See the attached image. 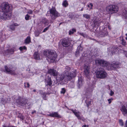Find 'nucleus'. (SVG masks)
Segmentation results:
<instances>
[{"mask_svg": "<svg viewBox=\"0 0 127 127\" xmlns=\"http://www.w3.org/2000/svg\"><path fill=\"white\" fill-rule=\"evenodd\" d=\"M62 5L63 6L65 7H67L68 5L67 1L66 0H65L63 2Z\"/></svg>", "mask_w": 127, "mask_h": 127, "instance_id": "27", "label": "nucleus"}, {"mask_svg": "<svg viewBox=\"0 0 127 127\" xmlns=\"http://www.w3.org/2000/svg\"><path fill=\"white\" fill-rule=\"evenodd\" d=\"M96 73V77L98 78L104 79L107 76V74L103 69L97 71Z\"/></svg>", "mask_w": 127, "mask_h": 127, "instance_id": "6", "label": "nucleus"}, {"mask_svg": "<svg viewBox=\"0 0 127 127\" xmlns=\"http://www.w3.org/2000/svg\"><path fill=\"white\" fill-rule=\"evenodd\" d=\"M115 53V51H112V54H114Z\"/></svg>", "mask_w": 127, "mask_h": 127, "instance_id": "51", "label": "nucleus"}, {"mask_svg": "<svg viewBox=\"0 0 127 127\" xmlns=\"http://www.w3.org/2000/svg\"><path fill=\"white\" fill-rule=\"evenodd\" d=\"M96 64H98L103 66H107L108 63L106 61L101 59L96 60L95 61Z\"/></svg>", "mask_w": 127, "mask_h": 127, "instance_id": "9", "label": "nucleus"}, {"mask_svg": "<svg viewBox=\"0 0 127 127\" xmlns=\"http://www.w3.org/2000/svg\"><path fill=\"white\" fill-rule=\"evenodd\" d=\"M62 44L64 47H67L69 46L68 40V39L64 38L62 40Z\"/></svg>", "mask_w": 127, "mask_h": 127, "instance_id": "12", "label": "nucleus"}, {"mask_svg": "<svg viewBox=\"0 0 127 127\" xmlns=\"http://www.w3.org/2000/svg\"><path fill=\"white\" fill-rule=\"evenodd\" d=\"M121 52L123 53L127 57V51L124 50H121Z\"/></svg>", "mask_w": 127, "mask_h": 127, "instance_id": "33", "label": "nucleus"}, {"mask_svg": "<svg viewBox=\"0 0 127 127\" xmlns=\"http://www.w3.org/2000/svg\"><path fill=\"white\" fill-rule=\"evenodd\" d=\"M70 110L72 111L78 119H81V117L80 116V113L79 112H77L76 110H73V109H71Z\"/></svg>", "mask_w": 127, "mask_h": 127, "instance_id": "14", "label": "nucleus"}, {"mask_svg": "<svg viewBox=\"0 0 127 127\" xmlns=\"http://www.w3.org/2000/svg\"><path fill=\"white\" fill-rule=\"evenodd\" d=\"M16 101L19 104L23 106L26 104L27 100L25 98L19 97L18 99L16 100Z\"/></svg>", "mask_w": 127, "mask_h": 127, "instance_id": "8", "label": "nucleus"}, {"mask_svg": "<svg viewBox=\"0 0 127 127\" xmlns=\"http://www.w3.org/2000/svg\"><path fill=\"white\" fill-rule=\"evenodd\" d=\"M89 66L85 65L84 67V72L86 76L89 79L91 76Z\"/></svg>", "mask_w": 127, "mask_h": 127, "instance_id": "7", "label": "nucleus"}, {"mask_svg": "<svg viewBox=\"0 0 127 127\" xmlns=\"http://www.w3.org/2000/svg\"><path fill=\"white\" fill-rule=\"evenodd\" d=\"M83 84V79L82 77H80L79 78L78 83L77 85L78 87L80 88Z\"/></svg>", "mask_w": 127, "mask_h": 127, "instance_id": "15", "label": "nucleus"}, {"mask_svg": "<svg viewBox=\"0 0 127 127\" xmlns=\"http://www.w3.org/2000/svg\"><path fill=\"white\" fill-rule=\"evenodd\" d=\"M121 110L123 112L124 114H127V110L126 108V107L125 106H122V108L121 109Z\"/></svg>", "mask_w": 127, "mask_h": 127, "instance_id": "19", "label": "nucleus"}, {"mask_svg": "<svg viewBox=\"0 0 127 127\" xmlns=\"http://www.w3.org/2000/svg\"><path fill=\"white\" fill-rule=\"evenodd\" d=\"M120 125L121 126H123V123L122 120H120Z\"/></svg>", "mask_w": 127, "mask_h": 127, "instance_id": "45", "label": "nucleus"}, {"mask_svg": "<svg viewBox=\"0 0 127 127\" xmlns=\"http://www.w3.org/2000/svg\"><path fill=\"white\" fill-rule=\"evenodd\" d=\"M65 71H65L64 72H65L67 71L69 72V71L70 70V68L69 67L66 66L65 67Z\"/></svg>", "mask_w": 127, "mask_h": 127, "instance_id": "30", "label": "nucleus"}, {"mask_svg": "<svg viewBox=\"0 0 127 127\" xmlns=\"http://www.w3.org/2000/svg\"><path fill=\"white\" fill-rule=\"evenodd\" d=\"M53 23V22H51V23Z\"/></svg>", "mask_w": 127, "mask_h": 127, "instance_id": "59", "label": "nucleus"}, {"mask_svg": "<svg viewBox=\"0 0 127 127\" xmlns=\"http://www.w3.org/2000/svg\"><path fill=\"white\" fill-rule=\"evenodd\" d=\"M108 103L109 104L111 103V99H109L108 100Z\"/></svg>", "mask_w": 127, "mask_h": 127, "instance_id": "47", "label": "nucleus"}, {"mask_svg": "<svg viewBox=\"0 0 127 127\" xmlns=\"http://www.w3.org/2000/svg\"><path fill=\"white\" fill-rule=\"evenodd\" d=\"M3 101V99H2V100H1L2 102V103L3 104H4L6 103V102H4V101L3 102H2V101Z\"/></svg>", "mask_w": 127, "mask_h": 127, "instance_id": "50", "label": "nucleus"}, {"mask_svg": "<svg viewBox=\"0 0 127 127\" xmlns=\"http://www.w3.org/2000/svg\"><path fill=\"white\" fill-rule=\"evenodd\" d=\"M10 28L12 30H14V27H12V26H11Z\"/></svg>", "mask_w": 127, "mask_h": 127, "instance_id": "48", "label": "nucleus"}, {"mask_svg": "<svg viewBox=\"0 0 127 127\" xmlns=\"http://www.w3.org/2000/svg\"><path fill=\"white\" fill-rule=\"evenodd\" d=\"M126 35L127 36V33L126 34Z\"/></svg>", "mask_w": 127, "mask_h": 127, "instance_id": "58", "label": "nucleus"}, {"mask_svg": "<svg viewBox=\"0 0 127 127\" xmlns=\"http://www.w3.org/2000/svg\"><path fill=\"white\" fill-rule=\"evenodd\" d=\"M108 34L107 32L106 31H103L102 32L101 34H100V36L102 37H104L105 36L107 35Z\"/></svg>", "mask_w": 127, "mask_h": 127, "instance_id": "23", "label": "nucleus"}, {"mask_svg": "<svg viewBox=\"0 0 127 127\" xmlns=\"http://www.w3.org/2000/svg\"><path fill=\"white\" fill-rule=\"evenodd\" d=\"M83 8H82L81 10V11H82L83 10Z\"/></svg>", "mask_w": 127, "mask_h": 127, "instance_id": "55", "label": "nucleus"}, {"mask_svg": "<svg viewBox=\"0 0 127 127\" xmlns=\"http://www.w3.org/2000/svg\"><path fill=\"white\" fill-rule=\"evenodd\" d=\"M3 127H12V126H3Z\"/></svg>", "mask_w": 127, "mask_h": 127, "instance_id": "52", "label": "nucleus"}, {"mask_svg": "<svg viewBox=\"0 0 127 127\" xmlns=\"http://www.w3.org/2000/svg\"><path fill=\"white\" fill-rule=\"evenodd\" d=\"M19 117L22 120H23L24 118V117L21 114H20Z\"/></svg>", "mask_w": 127, "mask_h": 127, "instance_id": "41", "label": "nucleus"}, {"mask_svg": "<svg viewBox=\"0 0 127 127\" xmlns=\"http://www.w3.org/2000/svg\"><path fill=\"white\" fill-rule=\"evenodd\" d=\"M125 127H127V120L126 123V126Z\"/></svg>", "mask_w": 127, "mask_h": 127, "instance_id": "53", "label": "nucleus"}, {"mask_svg": "<svg viewBox=\"0 0 127 127\" xmlns=\"http://www.w3.org/2000/svg\"><path fill=\"white\" fill-rule=\"evenodd\" d=\"M8 52L9 53H10L11 54H12L14 51V49L13 48L11 49H8L7 50Z\"/></svg>", "mask_w": 127, "mask_h": 127, "instance_id": "28", "label": "nucleus"}, {"mask_svg": "<svg viewBox=\"0 0 127 127\" xmlns=\"http://www.w3.org/2000/svg\"><path fill=\"white\" fill-rule=\"evenodd\" d=\"M48 115L49 116L51 117H52V113H51V114H48Z\"/></svg>", "mask_w": 127, "mask_h": 127, "instance_id": "49", "label": "nucleus"}, {"mask_svg": "<svg viewBox=\"0 0 127 127\" xmlns=\"http://www.w3.org/2000/svg\"><path fill=\"white\" fill-rule=\"evenodd\" d=\"M44 55L46 56L49 60L54 61L56 58L57 54L56 53L53 51L48 50L44 51Z\"/></svg>", "mask_w": 127, "mask_h": 127, "instance_id": "4", "label": "nucleus"}, {"mask_svg": "<svg viewBox=\"0 0 127 127\" xmlns=\"http://www.w3.org/2000/svg\"><path fill=\"white\" fill-rule=\"evenodd\" d=\"M29 103H28V104Z\"/></svg>", "mask_w": 127, "mask_h": 127, "instance_id": "62", "label": "nucleus"}, {"mask_svg": "<svg viewBox=\"0 0 127 127\" xmlns=\"http://www.w3.org/2000/svg\"><path fill=\"white\" fill-rule=\"evenodd\" d=\"M48 73L53 76H56L57 75V72L55 70L53 69H50L48 71Z\"/></svg>", "mask_w": 127, "mask_h": 127, "instance_id": "11", "label": "nucleus"}, {"mask_svg": "<svg viewBox=\"0 0 127 127\" xmlns=\"http://www.w3.org/2000/svg\"><path fill=\"white\" fill-rule=\"evenodd\" d=\"M43 98L44 99H45V100H46V93H44L43 94Z\"/></svg>", "mask_w": 127, "mask_h": 127, "instance_id": "44", "label": "nucleus"}, {"mask_svg": "<svg viewBox=\"0 0 127 127\" xmlns=\"http://www.w3.org/2000/svg\"><path fill=\"white\" fill-rule=\"evenodd\" d=\"M118 63L115 62H114L112 63L110 65L111 69H115V68L118 67Z\"/></svg>", "mask_w": 127, "mask_h": 127, "instance_id": "13", "label": "nucleus"}, {"mask_svg": "<svg viewBox=\"0 0 127 127\" xmlns=\"http://www.w3.org/2000/svg\"><path fill=\"white\" fill-rule=\"evenodd\" d=\"M51 17L52 20H54L57 17L60 16V14L57 11L55 7H52L49 9V11H48L46 14L47 16L49 15Z\"/></svg>", "mask_w": 127, "mask_h": 127, "instance_id": "3", "label": "nucleus"}, {"mask_svg": "<svg viewBox=\"0 0 127 127\" xmlns=\"http://www.w3.org/2000/svg\"><path fill=\"white\" fill-rule=\"evenodd\" d=\"M66 91L65 89L64 88H63L62 89V90L61 92V94H64Z\"/></svg>", "mask_w": 127, "mask_h": 127, "instance_id": "35", "label": "nucleus"}, {"mask_svg": "<svg viewBox=\"0 0 127 127\" xmlns=\"http://www.w3.org/2000/svg\"><path fill=\"white\" fill-rule=\"evenodd\" d=\"M30 42H31V37L30 36H28L25 40V43L26 44H28Z\"/></svg>", "mask_w": 127, "mask_h": 127, "instance_id": "20", "label": "nucleus"}, {"mask_svg": "<svg viewBox=\"0 0 127 127\" xmlns=\"http://www.w3.org/2000/svg\"><path fill=\"white\" fill-rule=\"evenodd\" d=\"M30 17V16L28 14H27L25 16V19L26 20H28L29 19Z\"/></svg>", "mask_w": 127, "mask_h": 127, "instance_id": "32", "label": "nucleus"}, {"mask_svg": "<svg viewBox=\"0 0 127 127\" xmlns=\"http://www.w3.org/2000/svg\"><path fill=\"white\" fill-rule=\"evenodd\" d=\"M93 6V4L92 3H90L88 5V6L90 8V9H92Z\"/></svg>", "mask_w": 127, "mask_h": 127, "instance_id": "37", "label": "nucleus"}, {"mask_svg": "<svg viewBox=\"0 0 127 127\" xmlns=\"http://www.w3.org/2000/svg\"><path fill=\"white\" fill-rule=\"evenodd\" d=\"M83 15L84 18L87 19H89L90 18V16L89 15L87 14H83Z\"/></svg>", "mask_w": 127, "mask_h": 127, "instance_id": "26", "label": "nucleus"}, {"mask_svg": "<svg viewBox=\"0 0 127 127\" xmlns=\"http://www.w3.org/2000/svg\"><path fill=\"white\" fill-rule=\"evenodd\" d=\"M50 26L51 25H49L47 27L45 28L43 30V32H45L48 29V28H49V27H50Z\"/></svg>", "mask_w": 127, "mask_h": 127, "instance_id": "34", "label": "nucleus"}, {"mask_svg": "<svg viewBox=\"0 0 127 127\" xmlns=\"http://www.w3.org/2000/svg\"><path fill=\"white\" fill-rule=\"evenodd\" d=\"M34 113V112H32V113Z\"/></svg>", "mask_w": 127, "mask_h": 127, "instance_id": "61", "label": "nucleus"}, {"mask_svg": "<svg viewBox=\"0 0 127 127\" xmlns=\"http://www.w3.org/2000/svg\"><path fill=\"white\" fill-rule=\"evenodd\" d=\"M80 34L82 36H83L84 37H87V35L85 34H84L83 33H80Z\"/></svg>", "mask_w": 127, "mask_h": 127, "instance_id": "43", "label": "nucleus"}, {"mask_svg": "<svg viewBox=\"0 0 127 127\" xmlns=\"http://www.w3.org/2000/svg\"><path fill=\"white\" fill-rule=\"evenodd\" d=\"M52 117H56L58 118H61V116L59 115L57 112H54L52 113Z\"/></svg>", "mask_w": 127, "mask_h": 127, "instance_id": "22", "label": "nucleus"}, {"mask_svg": "<svg viewBox=\"0 0 127 127\" xmlns=\"http://www.w3.org/2000/svg\"><path fill=\"white\" fill-rule=\"evenodd\" d=\"M114 94V92L112 90L110 91V96H112Z\"/></svg>", "mask_w": 127, "mask_h": 127, "instance_id": "46", "label": "nucleus"}, {"mask_svg": "<svg viewBox=\"0 0 127 127\" xmlns=\"http://www.w3.org/2000/svg\"><path fill=\"white\" fill-rule=\"evenodd\" d=\"M123 14L124 16L126 19H127V9L124 10L123 11Z\"/></svg>", "mask_w": 127, "mask_h": 127, "instance_id": "25", "label": "nucleus"}, {"mask_svg": "<svg viewBox=\"0 0 127 127\" xmlns=\"http://www.w3.org/2000/svg\"><path fill=\"white\" fill-rule=\"evenodd\" d=\"M40 33L39 32L36 31L35 32V35L36 36H38L39 35Z\"/></svg>", "mask_w": 127, "mask_h": 127, "instance_id": "38", "label": "nucleus"}, {"mask_svg": "<svg viewBox=\"0 0 127 127\" xmlns=\"http://www.w3.org/2000/svg\"><path fill=\"white\" fill-rule=\"evenodd\" d=\"M47 85L50 86L52 84V82L50 78H49L48 80L47 81Z\"/></svg>", "mask_w": 127, "mask_h": 127, "instance_id": "24", "label": "nucleus"}, {"mask_svg": "<svg viewBox=\"0 0 127 127\" xmlns=\"http://www.w3.org/2000/svg\"><path fill=\"white\" fill-rule=\"evenodd\" d=\"M83 49V48L82 47L81 45L79 46L78 47V48L77 49V50H78L76 52V54H75V55L76 56H77L79 54L80 52H81L82 51Z\"/></svg>", "mask_w": 127, "mask_h": 127, "instance_id": "16", "label": "nucleus"}, {"mask_svg": "<svg viewBox=\"0 0 127 127\" xmlns=\"http://www.w3.org/2000/svg\"><path fill=\"white\" fill-rule=\"evenodd\" d=\"M33 56L35 59L38 60L40 59L39 55L38 52H35L34 53Z\"/></svg>", "mask_w": 127, "mask_h": 127, "instance_id": "18", "label": "nucleus"}, {"mask_svg": "<svg viewBox=\"0 0 127 127\" xmlns=\"http://www.w3.org/2000/svg\"><path fill=\"white\" fill-rule=\"evenodd\" d=\"M110 99H111V100H113V98H110Z\"/></svg>", "mask_w": 127, "mask_h": 127, "instance_id": "57", "label": "nucleus"}, {"mask_svg": "<svg viewBox=\"0 0 127 127\" xmlns=\"http://www.w3.org/2000/svg\"><path fill=\"white\" fill-rule=\"evenodd\" d=\"M82 127H86V125H84Z\"/></svg>", "mask_w": 127, "mask_h": 127, "instance_id": "54", "label": "nucleus"}, {"mask_svg": "<svg viewBox=\"0 0 127 127\" xmlns=\"http://www.w3.org/2000/svg\"><path fill=\"white\" fill-rule=\"evenodd\" d=\"M76 31V30L75 29H73L71 30H70L69 31V34L70 35L74 33V32H75Z\"/></svg>", "mask_w": 127, "mask_h": 127, "instance_id": "29", "label": "nucleus"}, {"mask_svg": "<svg viewBox=\"0 0 127 127\" xmlns=\"http://www.w3.org/2000/svg\"><path fill=\"white\" fill-rule=\"evenodd\" d=\"M27 48L25 46L20 47L19 48V49L21 51H22L24 50H26Z\"/></svg>", "mask_w": 127, "mask_h": 127, "instance_id": "31", "label": "nucleus"}, {"mask_svg": "<svg viewBox=\"0 0 127 127\" xmlns=\"http://www.w3.org/2000/svg\"><path fill=\"white\" fill-rule=\"evenodd\" d=\"M63 73L59 75L58 76V78L61 81L63 80L64 79L66 81L70 80L72 78L76 76V73L74 72L71 73L68 71L65 72H64Z\"/></svg>", "mask_w": 127, "mask_h": 127, "instance_id": "2", "label": "nucleus"}, {"mask_svg": "<svg viewBox=\"0 0 127 127\" xmlns=\"http://www.w3.org/2000/svg\"><path fill=\"white\" fill-rule=\"evenodd\" d=\"M119 8L116 5H110L106 8V11L109 14H111L116 12L119 10Z\"/></svg>", "mask_w": 127, "mask_h": 127, "instance_id": "5", "label": "nucleus"}, {"mask_svg": "<svg viewBox=\"0 0 127 127\" xmlns=\"http://www.w3.org/2000/svg\"><path fill=\"white\" fill-rule=\"evenodd\" d=\"M24 84L25 87H27L28 88L29 87L30 85L29 83H25Z\"/></svg>", "mask_w": 127, "mask_h": 127, "instance_id": "40", "label": "nucleus"}, {"mask_svg": "<svg viewBox=\"0 0 127 127\" xmlns=\"http://www.w3.org/2000/svg\"><path fill=\"white\" fill-rule=\"evenodd\" d=\"M34 113V112H32V113Z\"/></svg>", "mask_w": 127, "mask_h": 127, "instance_id": "60", "label": "nucleus"}, {"mask_svg": "<svg viewBox=\"0 0 127 127\" xmlns=\"http://www.w3.org/2000/svg\"><path fill=\"white\" fill-rule=\"evenodd\" d=\"M97 18L96 17H95L94 18L93 20V22L94 24L95 25L98 26L99 23V22L98 21V20L96 19Z\"/></svg>", "mask_w": 127, "mask_h": 127, "instance_id": "17", "label": "nucleus"}, {"mask_svg": "<svg viewBox=\"0 0 127 127\" xmlns=\"http://www.w3.org/2000/svg\"><path fill=\"white\" fill-rule=\"evenodd\" d=\"M1 8L2 11L0 14V18L2 19H9L11 16V5L7 3L3 2L2 4Z\"/></svg>", "mask_w": 127, "mask_h": 127, "instance_id": "1", "label": "nucleus"}, {"mask_svg": "<svg viewBox=\"0 0 127 127\" xmlns=\"http://www.w3.org/2000/svg\"><path fill=\"white\" fill-rule=\"evenodd\" d=\"M42 22L46 25H48L49 24L48 21L45 18H43L42 19Z\"/></svg>", "mask_w": 127, "mask_h": 127, "instance_id": "21", "label": "nucleus"}, {"mask_svg": "<svg viewBox=\"0 0 127 127\" xmlns=\"http://www.w3.org/2000/svg\"><path fill=\"white\" fill-rule=\"evenodd\" d=\"M33 91L34 92H36V90H33Z\"/></svg>", "mask_w": 127, "mask_h": 127, "instance_id": "56", "label": "nucleus"}, {"mask_svg": "<svg viewBox=\"0 0 127 127\" xmlns=\"http://www.w3.org/2000/svg\"><path fill=\"white\" fill-rule=\"evenodd\" d=\"M122 44L124 45H125L126 43V42L123 39H122Z\"/></svg>", "mask_w": 127, "mask_h": 127, "instance_id": "42", "label": "nucleus"}, {"mask_svg": "<svg viewBox=\"0 0 127 127\" xmlns=\"http://www.w3.org/2000/svg\"><path fill=\"white\" fill-rule=\"evenodd\" d=\"M86 102L87 104V107H88L90 105H91V101H89L87 102V101H86Z\"/></svg>", "mask_w": 127, "mask_h": 127, "instance_id": "39", "label": "nucleus"}, {"mask_svg": "<svg viewBox=\"0 0 127 127\" xmlns=\"http://www.w3.org/2000/svg\"><path fill=\"white\" fill-rule=\"evenodd\" d=\"M33 13V11L32 10H28L27 11V13L29 14H32Z\"/></svg>", "mask_w": 127, "mask_h": 127, "instance_id": "36", "label": "nucleus"}, {"mask_svg": "<svg viewBox=\"0 0 127 127\" xmlns=\"http://www.w3.org/2000/svg\"><path fill=\"white\" fill-rule=\"evenodd\" d=\"M6 72L11 74L15 75V70L12 69L11 68H9L6 66H4Z\"/></svg>", "mask_w": 127, "mask_h": 127, "instance_id": "10", "label": "nucleus"}]
</instances>
